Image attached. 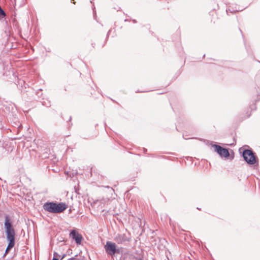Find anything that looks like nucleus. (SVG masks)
I'll return each instance as SVG.
<instances>
[{
	"label": "nucleus",
	"instance_id": "1",
	"mask_svg": "<svg viewBox=\"0 0 260 260\" xmlns=\"http://www.w3.org/2000/svg\"><path fill=\"white\" fill-rule=\"evenodd\" d=\"M244 160L250 167L254 169L258 166V158L256 153L248 145H244L239 149Z\"/></svg>",
	"mask_w": 260,
	"mask_h": 260
},
{
	"label": "nucleus",
	"instance_id": "2",
	"mask_svg": "<svg viewBox=\"0 0 260 260\" xmlns=\"http://www.w3.org/2000/svg\"><path fill=\"white\" fill-rule=\"evenodd\" d=\"M68 207V206L66 203L54 201H48L43 205V208L45 211L54 214L62 213Z\"/></svg>",
	"mask_w": 260,
	"mask_h": 260
},
{
	"label": "nucleus",
	"instance_id": "3",
	"mask_svg": "<svg viewBox=\"0 0 260 260\" xmlns=\"http://www.w3.org/2000/svg\"><path fill=\"white\" fill-rule=\"evenodd\" d=\"M4 229L8 241L15 242L16 233L13 222L8 215L5 216Z\"/></svg>",
	"mask_w": 260,
	"mask_h": 260
},
{
	"label": "nucleus",
	"instance_id": "4",
	"mask_svg": "<svg viewBox=\"0 0 260 260\" xmlns=\"http://www.w3.org/2000/svg\"><path fill=\"white\" fill-rule=\"evenodd\" d=\"M19 84L21 85V96L25 101H29L35 99V91L33 88L28 86L23 80L20 81Z\"/></svg>",
	"mask_w": 260,
	"mask_h": 260
},
{
	"label": "nucleus",
	"instance_id": "5",
	"mask_svg": "<svg viewBox=\"0 0 260 260\" xmlns=\"http://www.w3.org/2000/svg\"><path fill=\"white\" fill-rule=\"evenodd\" d=\"M104 247L107 255L112 257L122 252V247H118L115 243L111 241H107Z\"/></svg>",
	"mask_w": 260,
	"mask_h": 260
},
{
	"label": "nucleus",
	"instance_id": "6",
	"mask_svg": "<svg viewBox=\"0 0 260 260\" xmlns=\"http://www.w3.org/2000/svg\"><path fill=\"white\" fill-rule=\"evenodd\" d=\"M212 147L214 148V151L216 152L221 157H224L228 158L230 157V153L229 149L223 148L217 144H212Z\"/></svg>",
	"mask_w": 260,
	"mask_h": 260
},
{
	"label": "nucleus",
	"instance_id": "7",
	"mask_svg": "<svg viewBox=\"0 0 260 260\" xmlns=\"http://www.w3.org/2000/svg\"><path fill=\"white\" fill-rule=\"evenodd\" d=\"M70 236L74 240L77 245L81 244L83 239L82 236L76 230H73L70 233Z\"/></svg>",
	"mask_w": 260,
	"mask_h": 260
},
{
	"label": "nucleus",
	"instance_id": "8",
	"mask_svg": "<svg viewBox=\"0 0 260 260\" xmlns=\"http://www.w3.org/2000/svg\"><path fill=\"white\" fill-rule=\"evenodd\" d=\"M114 240L119 244H121L125 242L130 241V239L125 234H117L114 238Z\"/></svg>",
	"mask_w": 260,
	"mask_h": 260
},
{
	"label": "nucleus",
	"instance_id": "9",
	"mask_svg": "<svg viewBox=\"0 0 260 260\" xmlns=\"http://www.w3.org/2000/svg\"><path fill=\"white\" fill-rule=\"evenodd\" d=\"M8 244L7 247L6 248V249L5 250L4 256H5L6 254H7L9 252L10 250L14 247V246H15V242H11V241H8Z\"/></svg>",
	"mask_w": 260,
	"mask_h": 260
},
{
	"label": "nucleus",
	"instance_id": "10",
	"mask_svg": "<svg viewBox=\"0 0 260 260\" xmlns=\"http://www.w3.org/2000/svg\"><path fill=\"white\" fill-rule=\"evenodd\" d=\"M15 120L16 121L13 122L14 125L13 126L17 128V133H18L22 129V125L21 123L18 120V119H16Z\"/></svg>",
	"mask_w": 260,
	"mask_h": 260
},
{
	"label": "nucleus",
	"instance_id": "11",
	"mask_svg": "<svg viewBox=\"0 0 260 260\" xmlns=\"http://www.w3.org/2000/svg\"><path fill=\"white\" fill-rule=\"evenodd\" d=\"M43 101L41 102L42 105L46 107H50L51 106V102L48 99H42Z\"/></svg>",
	"mask_w": 260,
	"mask_h": 260
},
{
	"label": "nucleus",
	"instance_id": "12",
	"mask_svg": "<svg viewBox=\"0 0 260 260\" xmlns=\"http://www.w3.org/2000/svg\"><path fill=\"white\" fill-rule=\"evenodd\" d=\"M6 18V13L0 6V20H3Z\"/></svg>",
	"mask_w": 260,
	"mask_h": 260
},
{
	"label": "nucleus",
	"instance_id": "13",
	"mask_svg": "<svg viewBox=\"0 0 260 260\" xmlns=\"http://www.w3.org/2000/svg\"><path fill=\"white\" fill-rule=\"evenodd\" d=\"M42 89H39L37 91H35V95L36 94V95L38 98H40L43 93L42 92Z\"/></svg>",
	"mask_w": 260,
	"mask_h": 260
},
{
	"label": "nucleus",
	"instance_id": "14",
	"mask_svg": "<svg viewBox=\"0 0 260 260\" xmlns=\"http://www.w3.org/2000/svg\"><path fill=\"white\" fill-rule=\"evenodd\" d=\"M79 259H84V257H78V255H75L74 257L68 258V260H79Z\"/></svg>",
	"mask_w": 260,
	"mask_h": 260
},
{
	"label": "nucleus",
	"instance_id": "15",
	"mask_svg": "<svg viewBox=\"0 0 260 260\" xmlns=\"http://www.w3.org/2000/svg\"><path fill=\"white\" fill-rule=\"evenodd\" d=\"M242 10H240V9H232V10L230 9V8H229V9H227L226 10V13H228L229 11H230L231 12H239V11H242Z\"/></svg>",
	"mask_w": 260,
	"mask_h": 260
},
{
	"label": "nucleus",
	"instance_id": "16",
	"mask_svg": "<svg viewBox=\"0 0 260 260\" xmlns=\"http://www.w3.org/2000/svg\"><path fill=\"white\" fill-rule=\"evenodd\" d=\"M250 108L251 110H255L256 109V105L255 104H253L250 106Z\"/></svg>",
	"mask_w": 260,
	"mask_h": 260
},
{
	"label": "nucleus",
	"instance_id": "17",
	"mask_svg": "<svg viewBox=\"0 0 260 260\" xmlns=\"http://www.w3.org/2000/svg\"><path fill=\"white\" fill-rule=\"evenodd\" d=\"M60 255L56 252H54L53 253V257H60Z\"/></svg>",
	"mask_w": 260,
	"mask_h": 260
},
{
	"label": "nucleus",
	"instance_id": "18",
	"mask_svg": "<svg viewBox=\"0 0 260 260\" xmlns=\"http://www.w3.org/2000/svg\"><path fill=\"white\" fill-rule=\"evenodd\" d=\"M67 255V254H63L61 256H60V259H63Z\"/></svg>",
	"mask_w": 260,
	"mask_h": 260
},
{
	"label": "nucleus",
	"instance_id": "19",
	"mask_svg": "<svg viewBox=\"0 0 260 260\" xmlns=\"http://www.w3.org/2000/svg\"><path fill=\"white\" fill-rule=\"evenodd\" d=\"M72 253V250L71 249H69L67 252V255H70Z\"/></svg>",
	"mask_w": 260,
	"mask_h": 260
},
{
	"label": "nucleus",
	"instance_id": "20",
	"mask_svg": "<svg viewBox=\"0 0 260 260\" xmlns=\"http://www.w3.org/2000/svg\"><path fill=\"white\" fill-rule=\"evenodd\" d=\"M244 44H245V48H246L248 53L249 54L250 53V51L249 50V49H248V47L246 46V45L245 44V42H244Z\"/></svg>",
	"mask_w": 260,
	"mask_h": 260
},
{
	"label": "nucleus",
	"instance_id": "21",
	"mask_svg": "<svg viewBox=\"0 0 260 260\" xmlns=\"http://www.w3.org/2000/svg\"><path fill=\"white\" fill-rule=\"evenodd\" d=\"M111 29H110L108 31V33H107V37H106V39H107L108 37L109 36V35H110V34L111 33Z\"/></svg>",
	"mask_w": 260,
	"mask_h": 260
},
{
	"label": "nucleus",
	"instance_id": "22",
	"mask_svg": "<svg viewBox=\"0 0 260 260\" xmlns=\"http://www.w3.org/2000/svg\"><path fill=\"white\" fill-rule=\"evenodd\" d=\"M143 152L144 153H146L147 151V149L145 148H143Z\"/></svg>",
	"mask_w": 260,
	"mask_h": 260
},
{
	"label": "nucleus",
	"instance_id": "23",
	"mask_svg": "<svg viewBox=\"0 0 260 260\" xmlns=\"http://www.w3.org/2000/svg\"><path fill=\"white\" fill-rule=\"evenodd\" d=\"M52 260H61L58 257H53Z\"/></svg>",
	"mask_w": 260,
	"mask_h": 260
},
{
	"label": "nucleus",
	"instance_id": "24",
	"mask_svg": "<svg viewBox=\"0 0 260 260\" xmlns=\"http://www.w3.org/2000/svg\"><path fill=\"white\" fill-rule=\"evenodd\" d=\"M132 21L134 23H136L137 22V21L136 19H132Z\"/></svg>",
	"mask_w": 260,
	"mask_h": 260
},
{
	"label": "nucleus",
	"instance_id": "25",
	"mask_svg": "<svg viewBox=\"0 0 260 260\" xmlns=\"http://www.w3.org/2000/svg\"><path fill=\"white\" fill-rule=\"evenodd\" d=\"M75 192L78 193V194H80L79 192H78V190L76 189V187L75 186Z\"/></svg>",
	"mask_w": 260,
	"mask_h": 260
},
{
	"label": "nucleus",
	"instance_id": "26",
	"mask_svg": "<svg viewBox=\"0 0 260 260\" xmlns=\"http://www.w3.org/2000/svg\"><path fill=\"white\" fill-rule=\"evenodd\" d=\"M148 155L152 157L155 156V155L154 154H148Z\"/></svg>",
	"mask_w": 260,
	"mask_h": 260
},
{
	"label": "nucleus",
	"instance_id": "27",
	"mask_svg": "<svg viewBox=\"0 0 260 260\" xmlns=\"http://www.w3.org/2000/svg\"><path fill=\"white\" fill-rule=\"evenodd\" d=\"M130 21V19H125L124 20V21H125V22H128V21Z\"/></svg>",
	"mask_w": 260,
	"mask_h": 260
},
{
	"label": "nucleus",
	"instance_id": "28",
	"mask_svg": "<svg viewBox=\"0 0 260 260\" xmlns=\"http://www.w3.org/2000/svg\"><path fill=\"white\" fill-rule=\"evenodd\" d=\"M71 120H72V116H70V117H69V121H71Z\"/></svg>",
	"mask_w": 260,
	"mask_h": 260
},
{
	"label": "nucleus",
	"instance_id": "29",
	"mask_svg": "<svg viewBox=\"0 0 260 260\" xmlns=\"http://www.w3.org/2000/svg\"><path fill=\"white\" fill-rule=\"evenodd\" d=\"M72 211V210L71 209V208H70L69 210V213H71Z\"/></svg>",
	"mask_w": 260,
	"mask_h": 260
},
{
	"label": "nucleus",
	"instance_id": "30",
	"mask_svg": "<svg viewBox=\"0 0 260 260\" xmlns=\"http://www.w3.org/2000/svg\"><path fill=\"white\" fill-rule=\"evenodd\" d=\"M71 2L73 3V4H75V2L74 0H71Z\"/></svg>",
	"mask_w": 260,
	"mask_h": 260
},
{
	"label": "nucleus",
	"instance_id": "31",
	"mask_svg": "<svg viewBox=\"0 0 260 260\" xmlns=\"http://www.w3.org/2000/svg\"><path fill=\"white\" fill-rule=\"evenodd\" d=\"M230 158V159H233L234 158V155L232 156Z\"/></svg>",
	"mask_w": 260,
	"mask_h": 260
},
{
	"label": "nucleus",
	"instance_id": "32",
	"mask_svg": "<svg viewBox=\"0 0 260 260\" xmlns=\"http://www.w3.org/2000/svg\"><path fill=\"white\" fill-rule=\"evenodd\" d=\"M91 45H92V47H94V45H95V43H92Z\"/></svg>",
	"mask_w": 260,
	"mask_h": 260
},
{
	"label": "nucleus",
	"instance_id": "33",
	"mask_svg": "<svg viewBox=\"0 0 260 260\" xmlns=\"http://www.w3.org/2000/svg\"><path fill=\"white\" fill-rule=\"evenodd\" d=\"M138 260H143V259L142 258L139 257V258H138Z\"/></svg>",
	"mask_w": 260,
	"mask_h": 260
},
{
	"label": "nucleus",
	"instance_id": "34",
	"mask_svg": "<svg viewBox=\"0 0 260 260\" xmlns=\"http://www.w3.org/2000/svg\"><path fill=\"white\" fill-rule=\"evenodd\" d=\"M143 91H136V92H142Z\"/></svg>",
	"mask_w": 260,
	"mask_h": 260
},
{
	"label": "nucleus",
	"instance_id": "35",
	"mask_svg": "<svg viewBox=\"0 0 260 260\" xmlns=\"http://www.w3.org/2000/svg\"><path fill=\"white\" fill-rule=\"evenodd\" d=\"M250 114H248V115H247V117H250Z\"/></svg>",
	"mask_w": 260,
	"mask_h": 260
},
{
	"label": "nucleus",
	"instance_id": "36",
	"mask_svg": "<svg viewBox=\"0 0 260 260\" xmlns=\"http://www.w3.org/2000/svg\"><path fill=\"white\" fill-rule=\"evenodd\" d=\"M79 260H86V259L84 258V259H79Z\"/></svg>",
	"mask_w": 260,
	"mask_h": 260
},
{
	"label": "nucleus",
	"instance_id": "37",
	"mask_svg": "<svg viewBox=\"0 0 260 260\" xmlns=\"http://www.w3.org/2000/svg\"><path fill=\"white\" fill-rule=\"evenodd\" d=\"M197 209L201 210V208H197Z\"/></svg>",
	"mask_w": 260,
	"mask_h": 260
},
{
	"label": "nucleus",
	"instance_id": "38",
	"mask_svg": "<svg viewBox=\"0 0 260 260\" xmlns=\"http://www.w3.org/2000/svg\"><path fill=\"white\" fill-rule=\"evenodd\" d=\"M182 137H183L184 139H187L186 138H185L184 137V135H183V136H182Z\"/></svg>",
	"mask_w": 260,
	"mask_h": 260
},
{
	"label": "nucleus",
	"instance_id": "39",
	"mask_svg": "<svg viewBox=\"0 0 260 260\" xmlns=\"http://www.w3.org/2000/svg\"><path fill=\"white\" fill-rule=\"evenodd\" d=\"M240 30L242 34V30H241V29H240Z\"/></svg>",
	"mask_w": 260,
	"mask_h": 260
}]
</instances>
